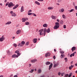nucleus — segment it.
Returning a JSON list of instances; mask_svg holds the SVG:
<instances>
[{"label": "nucleus", "mask_w": 77, "mask_h": 77, "mask_svg": "<svg viewBox=\"0 0 77 77\" xmlns=\"http://www.w3.org/2000/svg\"><path fill=\"white\" fill-rule=\"evenodd\" d=\"M15 53H17V55H16V54H14L12 56V57L15 58V57H18V56H20V54H21V53H20V51H15Z\"/></svg>", "instance_id": "f257e3e1"}, {"label": "nucleus", "mask_w": 77, "mask_h": 77, "mask_svg": "<svg viewBox=\"0 0 77 77\" xmlns=\"http://www.w3.org/2000/svg\"><path fill=\"white\" fill-rule=\"evenodd\" d=\"M59 27V23L58 22L55 23V26L54 27V29H57Z\"/></svg>", "instance_id": "f03ea898"}, {"label": "nucleus", "mask_w": 77, "mask_h": 77, "mask_svg": "<svg viewBox=\"0 0 77 77\" xmlns=\"http://www.w3.org/2000/svg\"><path fill=\"white\" fill-rule=\"evenodd\" d=\"M10 14H11L12 17H16L17 14L15 13H14L13 11H11L10 12Z\"/></svg>", "instance_id": "7ed1b4c3"}, {"label": "nucleus", "mask_w": 77, "mask_h": 77, "mask_svg": "<svg viewBox=\"0 0 77 77\" xmlns=\"http://www.w3.org/2000/svg\"><path fill=\"white\" fill-rule=\"evenodd\" d=\"M43 30L44 29H40L38 31V32H40L39 33L40 35H43V32H44L43 31Z\"/></svg>", "instance_id": "20e7f679"}, {"label": "nucleus", "mask_w": 77, "mask_h": 77, "mask_svg": "<svg viewBox=\"0 0 77 77\" xmlns=\"http://www.w3.org/2000/svg\"><path fill=\"white\" fill-rule=\"evenodd\" d=\"M5 38L4 37V35H2V38H0V42H2L4 41Z\"/></svg>", "instance_id": "39448f33"}, {"label": "nucleus", "mask_w": 77, "mask_h": 77, "mask_svg": "<svg viewBox=\"0 0 77 77\" xmlns=\"http://www.w3.org/2000/svg\"><path fill=\"white\" fill-rule=\"evenodd\" d=\"M51 55V54L50 53L48 52L46 53L45 55V57H48V56H50Z\"/></svg>", "instance_id": "423d86ee"}, {"label": "nucleus", "mask_w": 77, "mask_h": 77, "mask_svg": "<svg viewBox=\"0 0 77 77\" xmlns=\"http://www.w3.org/2000/svg\"><path fill=\"white\" fill-rule=\"evenodd\" d=\"M37 41H38V39L37 38H34L33 40V42L35 44V43H36L37 42Z\"/></svg>", "instance_id": "0eeeda50"}, {"label": "nucleus", "mask_w": 77, "mask_h": 77, "mask_svg": "<svg viewBox=\"0 0 77 77\" xmlns=\"http://www.w3.org/2000/svg\"><path fill=\"white\" fill-rule=\"evenodd\" d=\"M53 66V63H51L49 66V70H50V69L52 68Z\"/></svg>", "instance_id": "6e6552de"}, {"label": "nucleus", "mask_w": 77, "mask_h": 77, "mask_svg": "<svg viewBox=\"0 0 77 77\" xmlns=\"http://www.w3.org/2000/svg\"><path fill=\"white\" fill-rule=\"evenodd\" d=\"M75 49H76V47H72V49H71L72 52H74V50H75Z\"/></svg>", "instance_id": "1a4fd4ad"}, {"label": "nucleus", "mask_w": 77, "mask_h": 77, "mask_svg": "<svg viewBox=\"0 0 77 77\" xmlns=\"http://www.w3.org/2000/svg\"><path fill=\"white\" fill-rule=\"evenodd\" d=\"M50 28H48V29H46V32L47 33H50Z\"/></svg>", "instance_id": "9d476101"}, {"label": "nucleus", "mask_w": 77, "mask_h": 77, "mask_svg": "<svg viewBox=\"0 0 77 77\" xmlns=\"http://www.w3.org/2000/svg\"><path fill=\"white\" fill-rule=\"evenodd\" d=\"M20 33H21V30H18L16 32V33L17 35H19V34H20Z\"/></svg>", "instance_id": "9b49d317"}, {"label": "nucleus", "mask_w": 77, "mask_h": 77, "mask_svg": "<svg viewBox=\"0 0 77 77\" xmlns=\"http://www.w3.org/2000/svg\"><path fill=\"white\" fill-rule=\"evenodd\" d=\"M18 7V5H17L14 6L13 8V9H17V8Z\"/></svg>", "instance_id": "f8f14e48"}, {"label": "nucleus", "mask_w": 77, "mask_h": 77, "mask_svg": "<svg viewBox=\"0 0 77 77\" xmlns=\"http://www.w3.org/2000/svg\"><path fill=\"white\" fill-rule=\"evenodd\" d=\"M23 11H24V7L22 6L21 8L20 12H23Z\"/></svg>", "instance_id": "ddd939ff"}, {"label": "nucleus", "mask_w": 77, "mask_h": 77, "mask_svg": "<svg viewBox=\"0 0 77 77\" xmlns=\"http://www.w3.org/2000/svg\"><path fill=\"white\" fill-rule=\"evenodd\" d=\"M46 28H45V30L43 32V35L44 36H45V34H46V33L45 32H46Z\"/></svg>", "instance_id": "4468645a"}, {"label": "nucleus", "mask_w": 77, "mask_h": 77, "mask_svg": "<svg viewBox=\"0 0 77 77\" xmlns=\"http://www.w3.org/2000/svg\"><path fill=\"white\" fill-rule=\"evenodd\" d=\"M38 73H41L42 72V70L41 69H39L38 70Z\"/></svg>", "instance_id": "2eb2a0df"}, {"label": "nucleus", "mask_w": 77, "mask_h": 77, "mask_svg": "<svg viewBox=\"0 0 77 77\" xmlns=\"http://www.w3.org/2000/svg\"><path fill=\"white\" fill-rule=\"evenodd\" d=\"M36 61H37V60L36 59H34L32 60L31 61V62L32 63H35V62H36Z\"/></svg>", "instance_id": "dca6fc26"}, {"label": "nucleus", "mask_w": 77, "mask_h": 77, "mask_svg": "<svg viewBox=\"0 0 77 77\" xmlns=\"http://www.w3.org/2000/svg\"><path fill=\"white\" fill-rule=\"evenodd\" d=\"M11 21L8 22L6 23H5V25L10 24H11Z\"/></svg>", "instance_id": "f3484780"}, {"label": "nucleus", "mask_w": 77, "mask_h": 77, "mask_svg": "<svg viewBox=\"0 0 77 77\" xmlns=\"http://www.w3.org/2000/svg\"><path fill=\"white\" fill-rule=\"evenodd\" d=\"M51 18L52 19H53V20H55V19H56V17L52 15L51 16Z\"/></svg>", "instance_id": "a211bd4d"}, {"label": "nucleus", "mask_w": 77, "mask_h": 77, "mask_svg": "<svg viewBox=\"0 0 77 77\" xmlns=\"http://www.w3.org/2000/svg\"><path fill=\"white\" fill-rule=\"evenodd\" d=\"M48 9H49V10H51V9H53V7H48Z\"/></svg>", "instance_id": "6ab92c4d"}, {"label": "nucleus", "mask_w": 77, "mask_h": 77, "mask_svg": "<svg viewBox=\"0 0 77 77\" xmlns=\"http://www.w3.org/2000/svg\"><path fill=\"white\" fill-rule=\"evenodd\" d=\"M43 26L44 27H47V26H48V25H47V24L45 23V24H44L43 25Z\"/></svg>", "instance_id": "aec40b11"}, {"label": "nucleus", "mask_w": 77, "mask_h": 77, "mask_svg": "<svg viewBox=\"0 0 77 77\" xmlns=\"http://www.w3.org/2000/svg\"><path fill=\"white\" fill-rule=\"evenodd\" d=\"M35 4L36 5H40V3L37 1L35 2Z\"/></svg>", "instance_id": "412c9836"}, {"label": "nucleus", "mask_w": 77, "mask_h": 77, "mask_svg": "<svg viewBox=\"0 0 77 77\" xmlns=\"http://www.w3.org/2000/svg\"><path fill=\"white\" fill-rule=\"evenodd\" d=\"M51 63L48 61L46 63V65H50V64Z\"/></svg>", "instance_id": "4be33fe9"}, {"label": "nucleus", "mask_w": 77, "mask_h": 77, "mask_svg": "<svg viewBox=\"0 0 77 77\" xmlns=\"http://www.w3.org/2000/svg\"><path fill=\"white\" fill-rule=\"evenodd\" d=\"M11 6L12 7L13 6H15V5H14V4L12 3V2H10L9 3Z\"/></svg>", "instance_id": "5701e85b"}, {"label": "nucleus", "mask_w": 77, "mask_h": 77, "mask_svg": "<svg viewBox=\"0 0 77 77\" xmlns=\"http://www.w3.org/2000/svg\"><path fill=\"white\" fill-rule=\"evenodd\" d=\"M29 24H30V23L28 22H25L26 25H29Z\"/></svg>", "instance_id": "b1692460"}, {"label": "nucleus", "mask_w": 77, "mask_h": 77, "mask_svg": "<svg viewBox=\"0 0 77 77\" xmlns=\"http://www.w3.org/2000/svg\"><path fill=\"white\" fill-rule=\"evenodd\" d=\"M60 23L61 24H63V21L62 20H61L60 21Z\"/></svg>", "instance_id": "393cba45"}, {"label": "nucleus", "mask_w": 77, "mask_h": 77, "mask_svg": "<svg viewBox=\"0 0 77 77\" xmlns=\"http://www.w3.org/2000/svg\"><path fill=\"white\" fill-rule=\"evenodd\" d=\"M34 71V69H31L30 71H29V72H31V73H32Z\"/></svg>", "instance_id": "a878e982"}, {"label": "nucleus", "mask_w": 77, "mask_h": 77, "mask_svg": "<svg viewBox=\"0 0 77 77\" xmlns=\"http://www.w3.org/2000/svg\"><path fill=\"white\" fill-rule=\"evenodd\" d=\"M60 53H61V54H63L64 53V51H60Z\"/></svg>", "instance_id": "bb28decb"}, {"label": "nucleus", "mask_w": 77, "mask_h": 77, "mask_svg": "<svg viewBox=\"0 0 77 77\" xmlns=\"http://www.w3.org/2000/svg\"><path fill=\"white\" fill-rule=\"evenodd\" d=\"M74 9H72L70 11L69 10V11L70 12H73V11H74Z\"/></svg>", "instance_id": "cd10ccee"}, {"label": "nucleus", "mask_w": 77, "mask_h": 77, "mask_svg": "<svg viewBox=\"0 0 77 77\" xmlns=\"http://www.w3.org/2000/svg\"><path fill=\"white\" fill-rule=\"evenodd\" d=\"M21 44L22 45H24L25 44V42L24 41H22L21 42Z\"/></svg>", "instance_id": "c85d7f7f"}, {"label": "nucleus", "mask_w": 77, "mask_h": 77, "mask_svg": "<svg viewBox=\"0 0 77 77\" xmlns=\"http://www.w3.org/2000/svg\"><path fill=\"white\" fill-rule=\"evenodd\" d=\"M33 13H29L28 14V15H32Z\"/></svg>", "instance_id": "c756f323"}, {"label": "nucleus", "mask_w": 77, "mask_h": 77, "mask_svg": "<svg viewBox=\"0 0 77 77\" xmlns=\"http://www.w3.org/2000/svg\"><path fill=\"white\" fill-rule=\"evenodd\" d=\"M64 60H65L66 62L68 61V59H67V58H65Z\"/></svg>", "instance_id": "7c9ffc66"}, {"label": "nucleus", "mask_w": 77, "mask_h": 77, "mask_svg": "<svg viewBox=\"0 0 77 77\" xmlns=\"http://www.w3.org/2000/svg\"><path fill=\"white\" fill-rule=\"evenodd\" d=\"M13 45L15 47H17V45L15 43H14V44Z\"/></svg>", "instance_id": "2f4dec72"}, {"label": "nucleus", "mask_w": 77, "mask_h": 77, "mask_svg": "<svg viewBox=\"0 0 77 77\" xmlns=\"http://www.w3.org/2000/svg\"><path fill=\"white\" fill-rule=\"evenodd\" d=\"M61 56L62 57H61V58H63L64 57V54H61Z\"/></svg>", "instance_id": "473e14b6"}, {"label": "nucleus", "mask_w": 77, "mask_h": 77, "mask_svg": "<svg viewBox=\"0 0 77 77\" xmlns=\"http://www.w3.org/2000/svg\"><path fill=\"white\" fill-rule=\"evenodd\" d=\"M29 42H27L26 43L25 45H29Z\"/></svg>", "instance_id": "72a5a7b5"}, {"label": "nucleus", "mask_w": 77, "mask_h": 77, "mask_svg": "<svg viewBox=\"0 0 77 77\" xmlns=\"http://www.w3.org/2000/svg\"><path fill=\"white\" fill-rule=\"evenodd\" d=\"M61 12H64V9H63L62 8L61 9Z\"/></svg>", "instance_id": "f704fd0d"}, {"label": "nucleus", "mask_w": 77, "mask_h": 77, "mask_svg": "<svg viewBox=\"0 0 77 77\" xmlns=\"http://www.w3.org/2000/svg\"><path fill=\"white\" fill-rule=\"evenodd\" d=\"M63 18H66V17H65V15H63Z\"/></svg>", "instance_id": "c9c22d12"}, {"label": "nucleus", "mask_w": 77, "mask_h": 77, "mask_svg": "<svg viewBox=\"0 0 77 77\" xmlns=\"http://www.w3.org/2000/svg\"><path fill=\"white\" fill-rule=\"evenodd\" d=\"M32 15L34 16L35 17H36V15L35 13H33L32 14Z\"/></svg>", "instance_id": "e433bc0d"}, {"label": "nucleus", "mask_w": 77, "mask_h": 77, "mask_svg": "<svg viewBox=\"0 0 77 77\" xmlns=\"http://www.w3.org/2000/svg\"><path fill=\"white\" fill-rule=\"evenodd\" d=\"M69 75V74H66L65 75L64 77H67Z\"/></svg>", "instance_id": "4c0bfd02"}, {"label": "nucleus", "mask_w": 77, "mask_h": 77, "mask_svg": "<svg viewBox=\"0 0 77 77\" xmlns=\"http://www.w3.org/2000/svg\"><path fill=\"white\" fill-rule=\"evenodd\" d=\"M24 18H23L22 20H23V22H25L26 21V20L25 19H23Z\"/></svg>", "instance_id": "58836bf2"}, {"label": "nucleus", "mask_w": 77, "mask_h": 77, "mask_svg": "<svg viewBox=\"0 0 77 77\" xmlns=\"http://www.w3.org/2000/svg\"><path fill=\"white\" fill-rule=\"evenodd\" d=\"M19 45H20V47H22V46H23V45L21 43H19Z\"/></svg>", "instance_id": "ea45409f"}, {"label": "nucleus", "mask_w": 77, "mask_h": 77, "mask_svg": "<svg viewBox=\"0 0 77 77\" xmlns=\"http://www.w3.org/2000/svg\"><path fill=\"white\" fill-rule=\"evenodd\" d=\"M8 5H9V2H8L6 3V4L5 5V6H8Z\"/></svg>", "instance_id": "a19ab883"}, {"label": "nucleus", "mask_w": 77, "mask_h": 77, "mask_svg": "<svg viewBox=\"0 0 77 77\" xmlns=\"http://www.w3.org/2000/svg\"><path fill=\"white\" fill-rule=\"evenodd\" d=\"M11 5L9 4L8 5V7L9 8H11Z\"/></svg>", "instance_id": "79ce46f5"}, {"label": "nucleus", "mask_w": 77, "mask_h": 77, "mask_svg": "<svg viewBox=\"0 0 77 77\" xmlns=\"http://www.w3.org/2000/svg\"><path fill=\"white\" fill-rule=\"evenodd\" d=\"M63 28H64V29H66V26L65 25H64L63 26Z\"/></svg>", "instance_id": "37998d69"}, {"label": "nucleus", "mask_w": 77, "mask_h": 77, "mask_svg": "<svg viewBox=\"0 0 77 77\" xmlns=\"http://www.w3.org/2000/svg\"><path fill=\"white\" fill-rule=\"evenodd\" d=\"M69 69H70V70H71V69H72V68L70 66L69 67Z\"/></svg>", "instance_id": "c03bdc74"}, {"label": "nucleus", "mask_w": 77, "mask_h": 77, "mask_svg": "<svg viewBox=\"0 0 77 77\" xmlns=\"http://www.w3.org/2000/svg\"><path fill=\"white\" fill-rule=\"evenodd\" d=\"M56 66H57L56 65V64H54V67H56Z\"/></svg>", "instance_id": "a18cd8bd"}, {"label": "nucleus", "mask_w": 77, "mask_h": 77, "mask_svg": "<svg viewBox=\"0 0 77 77\" xmlns=\"http://www.w3.org/2000/svg\"><path fill=\"white\" fill-rule=\"evenodd\" d=\"M60 72H58V75H60Z\"/></svg>", "instance_id": "49530a36"}, {"label": "nucleus", "mask_w": 77, "mask_h": 77, "mask_svg": "<svg viewBox=\"0 0 77 77\" xmlns=\"http://www.w3.org/2000/svg\"><path fill=\"white\" fill-rule=\"evenodd\" d=\"M75 9L76 10H77V6H75Z\"/></svg>", "instance_id": "de8ad7c7"}, {"label": "nucleus", "mask_w": 77, "mask_h": 77, "mask_svg": "<svg viewBox=\"0 0 77 77\" xmlns=\"http://www.w3.org/2000/svg\"><path fill=\"white\" fill-rule=\"evenodd\" d=\"M32 12V10H29V11H28V12L29 13H30V12Z\"/></svg>", "instance_id": "09e8293b"}, {"label": "nucleus", "mask_w": 77, "mask_h": 77, "mask_svg": "<svg viewBox=\"0 0 77 77\" xmlns=\"http://www.w3.org/2000/svg\"><path fill=\"white\" fill-rule=\"evenodd\" d=\"M53 58L54 59H56V57L55 56H54L53 57Z\"/></svg>", "instance_id": "8fccbe9b"}, {"label": "nucleus", "mask_w": 77, "mask_h": 77, "mask_svg": "<svg viewBox=\"0 0 77 77\" xmlns=\"http://www.w3.org/2000/svg\"><path fill=\"white\" fill-rule=\"evenodd\" d=\"M38 1H39V2H43L44 0H37Z\"/></svg>", "instance_id": "3c124183"}, {"label": "nucleus", "mask_w": 77, "mask_h": 77, "mask_svg": "<svg viewBox=\"0 0 77 77\" xmlns=\"http://www.w3.org/2000/svg\"><path fill=\"white\" fill-rule=\"evenodd\" d=\"M55 64L56 65H57V66H58V65H59V63H57Z\"/></svg>", "instance_id": "603ef678"}, {"label": "nucleus", "mask_w": 77, "mask_h": 77, "mask_svg": "<svg viewBox=\"0 0 77 77\" xmlns=\"http://www.w3.org/2000/svg\"><path fill=\"white\" fill-rule=\"evenodd\" d=\"M64 73H61V76H63V74H64Z\"/></svg>", "instance_id": "864d4df0"}, {"label": "nucleus", "mask_w": 77, "mask_h": 77, "mask_svg": "<svg viewBox=\"0 0 77 77\" xmlns=\"http://www.w3.org/2000/svg\"><path fill=\"white\" fill-rule=\"evenodd\" d=\"M62 1V0H58V2H60Z\"/></svg>", "instance_id": "5fc2aeb1"}, {"label": "nucleus", "mask_w": 77, "mask_h": 77, "mask_svg": "<svg viewBox=\"0 0 77 77\" xmlns=\"http://www.w3.org/2000/svg\"><path fill=\"white\" fill-rule=\"evenodd\" d=\"M57 22H59V21H60V20H59L58 19H57Z\"/></svg>", "instance_id": "6e6d98bb"}, {"label": "nucleus", "mask_w": 77, "mask_h": 77, "mask_svg": "<svg viewBox=\"0 0 77 77\" xmlns=\"http://www.w3.org/2000/svg\"><path fill=\"white\" fill-rule=\"evenodd\" d=\"M70 66L72 68H73V67H74V66L71 65Z\"/></svg>", "instance_id": "4d7b16f0"}, {"label": "nucleus", "mask_w": 77, "mask_h": 77, "mask_svg": "<svg viewBox=\"0 0 77 77\" xmlns=\"http://www.w3.org/2000/svg\"><path fill=\"white\" fill-rule=\"evenodd\" d=\"M14 77H18V76L17 75H15L14 76Z\"/></svg>", "instance_id": "13d9d810"}, {"label": "nucleus", "mask_w": 77, "mask_h": 77, "mask_svg": "<svg viewBox=\"0 0 77 77\" xmlns=\"http://www.w3.org/2000/svg\"><path fill=\"white\" fill-rule=\"evenodd\" d=\"M72 54V56H74V53H73Z\"/></svg>", "instance_id": "bf43d9fd"}, {"label": "nucleus", "mask_w": 77, "mask_h": 77, "mask_svg": "<svg viewBox=\"0 0 77 77\" xmlns=\"http://www.w3.org/2000/svg\"><path fill=\"white\" fill-rule=\"evenodd\" d=\"M72 55L71 54L70 55V57H72Z\"/></svg>", "instance_id": "052dcab7"}, {"label": "nucleus", "mask_w": 77, "mask_h": 77, "mask_svg": "<svg viewBox=\"0 0 77 77\" xmlns=\"http://www.w3.org/2000/svg\"><path fill=\"white\" fill-rule=\"evenodd\" d=\"M54 51L56 52V49H54Z\"/></svg>", "instance_id": "680f3d73"}, {"label": "nucleus", "mask_w": 77, "mask_h": 77, "mask_svg": "<svg viewBox=\"0 0 77 77\" xmlns=\"http://www.w3.org/2000/svg\"><path fill=\"white\" fill-rule=\"evenodd\" d=\"M0 5H1V6H3V4L1 3L0 4Z\"/></svg>", "instance_id": "e2e57ef3"}, {"label": "nucleus", "mask_w": 77, "mask_h": 77, "mask_svg": "<svg viewBox=\"0 0 77 77\" xmlns=\"http://www.w3.org/2000/svg\"><path fill=\"white\" fill-rule=\"evenodd\" d=\"M12 76H13V75H11L10 76V77H12Z\"/></svg>", "instance_id": "0e129e2a"}, {"label": "nucleus", "mask_w": 77, "mask_h": 77, "mask_svg": "<svg viewBox=\"0 0 77 77\" xmlns=\"http://www.w3.org/2000/svg\"><path fill=\"white\" fill-rule=\"evenodd\" d=\"M0 77H3V76L1 75L0 76Z\"/></svg>", "instance_id": "69168bd1"}, {"label": "nucleus", "mask_w": 77, "mask_h": 77, "mask_svg": "<svg viewBox=\"0 0 77 77\" xmlns=\"http://www.w3.org/2000/svg\"><path fill=\"white\" fill-rule=\"evenodd\" d=\"M57 5H59V4L57 3Z\"/></svg>", "instance_id": "338daca9"}, {"label": "nucleus", "mask_w": 77, "mask_h": 77, "mask_svg": "<svg viewBox=\"0 0 77 77\" xmlns=\"http://www.w3.org/2000/svg\"><path fill=\"white\" fill-rule=\"evenodd\" d=\"M72 62H73L72 61V62H71L70 63H71V64H72Z\"/></svg>", "instance_id": "774afa93"}]
</instances>
